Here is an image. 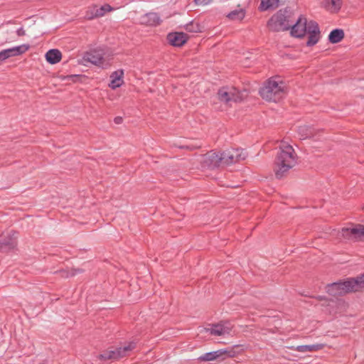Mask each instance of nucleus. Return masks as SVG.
Instances as JSON below:
<instances>
[{
  "label": "nucleus",
  "mask_w": 364,
  "mask_h": 364,
  "mask_svg": "<svg viewBox=\"0 0 364 364\" xmlns=\"http://www.w3.org/2000/svg\"><path fill=\"white\" fill-rule=\"evenodd\" d=\"M274 161V171L277 179H282L287 176L289 171L296 164L297 155L294 148L289 144L279 146Z\"/></svg>",
  "instance_id": "1"
},
{
  "label": "nucleus",
  "mask_w": 364,
  "mask_h": 364,
  "mask_svg": "<svg viewBox=\"0 0 364 364\" xmlns=\"http://www.w3.org/2000/svg\"><path fill=\"white\" fill-rule=\"evenodd\" d=\"M326 292L333 296H343L350 292L364 291V273L356 277L328 284Z\"/></svg>",
  "instance_id": "2"
},
{
  "label": "nucleus",
  "mask_w": 364,
  "mask_h": 364,
  "mask_svg": "<svg viewBox=\"0 0 364 364\" xmlns=\"http://www.w3.org/2000/svg\"><path fill=\"white\" fill-rule=\"evenodd\" d=\"M136 343L134 341L129 342L123 346H109L97 355V358L101 361H117L129 356L130 353L135 349Z\"/></svg>",
  "instance_id": "3"
},
{
  "label": "nucleus",
  "mask_w": 364,
  "mask_h": 364,
  "mask_svg": "<svg viewBox=\"0 0 364 364\" xmlns=\"http://www.w3.org/2000/svg\"><path fill=\"white\" fill-rule=\"evenodd\" d=\"M284 92V87L272 78L269 79L264 85L259 89L260 96L267 100L277 102L282 97Z\"/></svg>",
  "instance_id": "4"
},
{
  "label": "nucleus",
  "mask_w": 364,
  "mask_h": 364,
  "mask_svg": "<svg viewBox=\"0 0 364 364\" xmlns=\"http://www.w3.org/2000/svg\"><path fill=\"white\" fill-rule=\"evenodd\" d=\"M267 27L271 31L279 32L290 29L288 16L282 10L273 15L267 21Z\"/></svg>",
  "instance_id": "5"
},
{
  "label": "nucleus",
  "mask_w": 364,
  "mask_h": 364,
  "mask_svg": "<svg viewBox=\"0 0 364 364\" xmlns=\"http://www.w3.org/2000/svg\"><path fill=\"white\" fill-rule=\"evenodd\" d=\"M223 154V164L226 165L232 164L240 162L246 159L247 154L244 149H230L224 151Z\"/></svg>",
  "instance_id": "6"
},
{
  "label": "nucleus",
  "mask_w": 364,
  "mask_h": 364,
  "mask_svg": "<svg viewBox=\"0 0 364 364\" xmlns=\"http://www.w3.org/2000/svg\"><path fill=\"white\" fill-rule=\"evenodd\" d=\"M218 97L220 102L225 104H228L230 102H240L242 100L240 92L235 87L232 88L230 91L228 90L227 87L219 89Z\"/></svg>",
  "instance_id": "7"
},
{
  "label": "nucleus",
  "mask_w": 364,
  "mask_h": 364,
  "mask_svg": "<svg viewBox=\"0 0 364 364\" xmlns=\"http://www.w3.org/2000/svg\"><path fill=\"white\" fill-rule=\"evenodd\" d=\"M221 164H223V154L210 151L204 156L203 166L208 169L218 168Z\"/></svg>",
  "instance_id": "8"
},
{
  "label": "nucleus",
  "mask_w": 364,
  "mask_h": 364,
  "mask_svg": "<svg viewBox=\"0 0 364 364\" xmlns=\"http://www.w3.org/2000/svg\"><path fill=\"white\" fill-rule=\"evenodd\" d=\"M105 53L102 49H93L83 54L82 60L86 63H91L95 65H100L104 62Z\"/></svg>",
  "instance_id": "9"
},
{
  "label": "nucleus",
  "mask_w": 364,
  "mask_h": 364,
  "mask_svg": "<svg viewBox=\"0 0 364 364\" xmlns=\"http://www.w3.org/2000/svg\"><path fill=\"white\" fill-rule=\"evenodd\" d=\"M306 18L302 15L300 16L296 22L291 25V35L299 38L304 37L306 33Z\"/></svg>",
  "instance_id": "10"
},
{
  "label": "nucleus",
  "mask_w": 364,
  "mask_h": 364,
  "mask_svg": "<svg viewBox=\"0 0 364 364\" xmlns=\"http://www.w3.org/2000/svg\"><path fill=\"white\" fill-rule=\"evenodd\" d=\"M341 235L344 238L348 240H361L364 238V225L358 224L352 228H343L341 230Z\"/></svg>",
  "instance_id": "11"
},
{
  "label": "nucleus",
  "mask_w": 364,
  "mask_h": 364,
  "mask_svg": "<svg viewBox=\"0 0 364 364\" xmlns=\"http://www.w3.org/2000/svg\"><path fill=\"white\" fill-rule=\"evenodd\" d=\"M28 48V45L23 44L18 46L3 50L0 51V63L4 61L9 58L21 55L27 51Z\"/></svg>",
  "instance_id": "12"
},
{
  "label": "nucleus",
  "mask_w": 364,
  "mask_h": 364,
  "mask_svg": "<svg viewBox=\"0 0 364 364\" xmlns=\"http://www.w3.org/2000/svg\"><path fill=\"white\" fill-rule=\"evenodd\" d=\"M167 41L174 47L183 46L188 40V36L183 32H173L167 35Z\"/></svg>",
  "instance_id": "13"
},
{
  "label": "nucleus",
  "mask_w": 364,
  "mask_h": 364,
  "mask_svg": "<svg viewBox=\"0 0 364 364\" xmlns=\"http://www.w3.org/2000/svg\"><path fill=\"white\" fill-rule=\"evenodd\" d=\"M17 245L16 240L11 235L0 237V252H7L13 250Z\"/></svg>",
  "instance_id": "14"
},
{
  "label": "nucleus",
  "mask_w": 364,
  "mask_h": 364,
  "mask_svg": "<svg viewBox=\"0 0 364 364\" xmlns=\"http://www.w3.org/2000/svg\"><path fill=\"white\" fill-rule=\"evenodd\" d=\"M141 22L147 26H156L161 23V20L156 13H148L141 17Z\"/></svg>",
  "instance_id": "15"
},
{
  "label": "nucleus",
  "mask_w": 364,
  "mask_h": 364,
  "mask_svg": "<svg viewBox=\"0 0 364 364\" xmlns=\"http://www.w3.org/2000/svg\"><path fill=\"white\" fill-rule=\"evenodd\" d=\"M240 348L239 346H235L232 347H228L225 349H219L218 350V354L219 357V360H223L227 358H233L235 357L237 353L238 350Z\"/></svg>",
  "instance_id": "16"
},
{
  "label": "nucleus",
  "mask_w": 364,
  "mask_h": 364,
  "mask_svg": "<svg viewBox=\"0 0 364 364\" xmlns=\"http://www.w3.org/2000/svg\"><path fill=\"white\" fill-rule=\"evenodd\" d=\"M62 53L58 49H50L46 54V59L48 63L53 65L60 61Z\"/></svg>",
  "instance_id": "17"
},
{
  "label": "nucleus",
  "mask_w": 364,
  "mask_h": 364,
  "mask_svg": "<svg viewBox=\"0 0 364 364\" xmlns=\"http://www.w3.org/2000/svg\"><path fill=\"white\" fill-rule=\"evenodd\" d=\"M345 37L343 29L336 28L332 30L328 35V41L333 44L341 42Z\"/></svg>",
  "instance_id": "18"
},
{
  "label": "nucleus",
  "mask_w": 364,
  "mask_h": 364,
  "mask_svg": "<svg viewBox=\"0 0 364 364\" xmlns=\"http://www.w3.org/2000/svg\"><path fill=\"white\" fill-rule=\"evenodd\" d=\"M342 6L341 0H325L324 1V6L326 9L329 10L331 12L336 13L338 12Z\"/></svg>",
  "instance_id": "19"
},
{
  "label": "nucleus",
  "mask_w": 364,
  "mask_h": 364,
  "mask_svg": "<svg viewBox=\"0 0 364 364\" xmlns=\"http://www.w3.org/2000/svg\"><path fill=\"white\" fill-rule=\"evenodd\" d=\"M280 0H261L259 9L260 11H267L270 9H275L279 5Z\"/></svg>",
  "instance_id": "20"
},
{
  "label": "nucleus",
  "mask_w": 364,
  "mask_h": 364,
  "mask_svg": "<svg viewBox=\"0 0 364 364\" xmlns=\"http://www.w3.org/2000/svg\"><path fill=\"white\" fill-rule=\"evenodd\" d=\"M206 331L210 332L211 335L217 336H221L229 332L228 328H225L224 326L220 323L213 324L212 328H207Z\"/></svg>",
  "instance_id": "21"
},
{
  "label": "nucleus",
  "mask_w": 364,
  "mask_h": 364,
  "mask_svg": "<svg viewBox=\"0 0 364 364\" xmlns=\"http://www.w3.org/2000/svg\"><path fill=\"white\" fill-rule=\"evenodd\" d=\"M298 133L302 139L311 138L314 136L313 129L306 125L299 127Z\"/></svg>",
  "instance_id": "22"
},
{
  "label": "nucleus",
  "mask_w": 364,
  "mask_h": 364,
  "mask_svg": "<svg viewBox=\"0 0 364 364\" xmlns=\"http://www.w3.org/2000/svg\"><path fill=\"white\" fill-rule=\"evenodd\" d=\"M82 272L83 270L81 269H60L55 272V274H58L63 278H68L69 277H74L77 273H82Z\"/></svg>",
  "instance_id": "23"
},
{
  "label": "nucleus",
  "mask_w": 364,
  "mask_h": 364,
  "mask_svg": "<svg viewBox=\"0 0 364 364\" xmlns=\"http://www.w3.org/2000/svg\"><path fill=\"white\" fill-rule=\"evenodd\" d=\"M245 12L243 9H240L238 10H234L230 12L227 17L230 20H238L241 21L245 18Z\"/></svg>",
  "instance_id": "24"
},
{
  "label": "nucleus",
  "mask_w": 364,
  "mask_h": 364,
  "mask_svg": "<svg viewBox=\"0 0 364 364\" xmlns=\"http://www.w3.org/2000/svg\"><path fill=\"white\" fill-rule=\"evenodd\" d=\"M219 359L217 350L205 353L198 358V360L200 361L219 360Z\"/></svg>",
  "instance_id": "25"
},
{
  "label": "nucleus",
  "mask_w": 364,
  "mask_h": 364,
  "mask_svg": "<svg viewBox=\"0 0 364 364\" xmlns=\"http://www.w3.org/2000/svg\"><path fill=\"white\" fill-rule=\"evenodd\" d=\"M306 33L308 34H320L318 24L314 21H310L309 23L306 22Z\"/></svg>",
  "instance_id": "26"
},
{
  "label": "nucleus",
  "mask_w": 364,
  "mask_h": 364,
  "mask_svg": "<svg viewBox=\"0 0 364 364\" xmlns=\"http://www.w3.org/2000/svg\"><path fill=\"white\" fill-rule=\"evenodd\" d=\"M319 349H321V346L319 345H302L298 346L296 348L297 351L301 353L312 352Z\"/></svg>",
  "instance_id": "27"
},
{
  "label": "nucleus",
  "mask_w": 364,
  "mask_h": 364,
  "mask_svg": "<svg viewBox=\"0 0 364 364\" xmlns=\"http://www.w3.org/2000/svg\"><path fill=\"white\" fill-rule=\"evenodd\" d=\"M184 28H185L186 31L188 32H191V33L201 32L200 25L198 23L195 22L193 21L187 23Z\"/></svg>",
  "instance_id": "28"
},
{
  "label": "nucleus",
  "mask_w": 364,
  "mask_h": 364,
  "mask_svg": "<svg viewBox=\"0 0 364 364\" xmlns=\"http://www.w3.org/2000/svg\"><path fill=\"white\" fill-rule=\"evenodd\" d=\"M97 14H99L98 7L95 5L88 9V10L85 13V18L87 20H92L96 18H99L100 16H97Z\"/></svg>",
  "instance_id": "29"
},
{
  "label": "nucleus",
  "mask_w": 364,
  "mask_h": 364,
  "mask_svg": "<svg viewBox=\"0 0 364 364\" xmlns=\"http://www.w3.org/2000/svg\"><path fill=\"white\" fill-rule=\"evenodd\" d=\"M320 39V34H309L308 41L306 42L307 46H313L316 45Z\"/></svg>",
  "instance_id": "30"
},
{
  "label": "nucleus",
  "mask_w": 364,
  "mask_h": 364,
  "mask_svg": "<svg viewBox=\"0 0 364 364\" xmlns=\"http://www.w3.org/2000/svg\"><path fill=\"white\" fill-rule=\"evenodd\" d=\"M176 146H177L181 149H187L188 151H193V150L200 149L201 147V144L191 143V144H186V145H180V146L176 145Z\"/></svg>",
  "instance_id": "31"
},
{
  "label": "nucleus",
  "mask_w": 364,
  "mask_h": 364,
  "mask_svg": "<svg viewBox=\"0 0 364 364\" xmlns=\"http://www.w3.org/2000/svg\"><path fill=\"white\" fill-rule=\"evenodd\" d=\"M123 75H124V71L123 70H118L117 71L113 72L111 75L110 78L117 80L121 82H123Z\"/></svg>",
  "instance_id": "32"
},
{
  "label": "nucleus",
  "mask_w": 364,
  "mask_h": 364,
  "mask_svg": "<svg viewBox=\"0 0 364 364\" xmlns=\"http://www.w3.org/2000/svg\"><path fill=\"white\" fill-rule=\"evenodd\" d=\"M112 7L109 4H105L101 7L98 8V13L97 16H100V17L104 16L107 11H111L112 10Z\"/></svg>",
  "instance_id": "33"
},
{
  "label": "nucleus",
  "mask_w": 364,
  "mask_h": 364,
  "mask_svg": "<svg viewBox=\"0 0 364 364\" xmlns=\"http://www.w3.org/2000/svg\"><path fill=\"white\" fill-rule=\"evenodd\" d=\"M122 83H123V82H121V81H119V80H114V79H111V82L109 84V87L110 88L114 90V89L120 87Z\"/></svg>",
  "instance_id": "34"
},
{
  "label": "nucleus",
  "mask_w": 364,
  "mask_h": 364,
  "mask_svg": "<svg viewBox=\"0 0 364 364\" xmlns=\"http://www.w3.org/2000/svg\"><path fill=\"white\" fill-rule=\"evenodd\" d=\"M211 0H194V2L197 5H206L209 4Z\"/></svg>",
  "instance_id": "35"
},
{
  "label": "nucleus",
  "mask_w": 364,
  "mask_h": 364,
  "mask_svg": "<svg viewBox=\"0 0 364 364\" xmlns=\"http://www.w3.org/2000/svg\"><path fill=\"white\" fill-rule=\"evenodd\" d=\"M16 34L18 36H23L26 35V31L25 30L21 27V28H19L17 31H16Z\"/></svg>",
  "instance_id": "36"
},
{
  "label": "nucleus",
  "mask_w": 364,
  "mask_h": 364,
  "mask_svg": "<svg viewBox=\"0 0 364 364\" xmlns=\"http://www.w3.org/2000/svg\"><path fill=\"white\" fill-rule=\"evenodd\" d=\"M122 121H123V119H122V117H116L114 119V123H115V124H121V123L122 122Z\"/></svg>",
  "instance_id": "37"
},
{
  "label": "nucleus",
  "mask_w": 364,
  "mask_h": 364,
  "mask_svg": "<svg viewBox=\"0 0 364 364\" xmlns=\"http://www.w3.org/2000/svg\"><path fill=\"white\" fill-rule=\"evenodd\" d=\"M316 299L318 301H326L327 298L325 296H317Z\"/></svg>",
  "instance_id": "38"
}]
</instances>
